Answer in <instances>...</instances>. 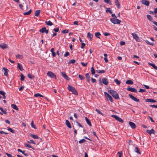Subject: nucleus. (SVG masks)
Returning a JSON list of instances; mask_svg holds the SVG:
<instances>
[{"instance_id": "nucleus-1", "label": "nucleus", "mask_w": 157, "mask_h": 157, "mask_svg": "<svg viewBox=\"0 0 157 157\" xmlns=\"http://www.w3.org/2000/svg\"><path fill=\"white\" fill-rule=\"evenodd\" d=\"M108 92L115 99H119L118 94L116 91L113 90H108Z\"/></svg>"}, {"instance_id": "nucleus-2", "label": "nucleus", "mask_w": 157, "mask_h": 157, "mask_svg": "<svg viewBox=\"0 0 157 157\" xmlns=\"http://www.w3.org/2000/svg\"><path fill=\"white\" fill-rule=\"evenodd\" d=\"M67 88L69 91L71 92L73 94L75 95H77L78 94L77 90L73 87L69 85Z\"/></svg>"}, {"instance_id": "nucleus-3", "label": "nucleus", "mask_w": 157, "mask_h": 157, "mask_svg": "<svg viewBox=\"0 0 157 157\" xmlns=\"http://www.w3.org/2000/svg\"><path fill=\"white\" fill-rule=\"evenodd\" d=\"M111 21L114 24H120L121 22V21L119 20L116 18H112L110 19Z\"/></svg>"}, {"instance_id": "nucleus-4", "label": "nucleus", "mask_w": 157, "mask_h": 157, "mask_svg": "<svg viewBox=\"0 0 157 157\" xmlns=\"http://www.w3.org/2000/svg\"><path fill=\"white\" fill-rule=\"evenodd\" d=\"M47 75L50 77L52 78H55L56 79V75L53 73L51 71H48L47 73Z\"/></svg>"}, {"instance_id": "nucleus-5", "label": "nucleus", "mask_w": 157, "mask_h": 157, "mask_svg": "<svg viewBox=\"0 0 157 157\" xmlns=\"http://www.w3.org/2000/svg\"><path fill=\"white\" fill-rule=\"evenodd\" d=\"M111 117L120 122L123 123L124 122V121L121 118L118 117L116 115H111Z\"/></svg>"}, {"instance_id": "nucleus-6", "label": "nucleus", "mask_w": 157, "mask_h": 157, "mask_svg": "<svg viewBox=\"0 0 157 157\" xmlns=\"http://www.w3.org/2000/svg\"><path fill=\"white\" fill-rule=\"evenodd\" d=\"M105 96L107 98L108 100L110 101L111 102H113V98L112 97L106 92L104 93Z\"/></svg>"}, {"instance_id": "nucleus-7", "label": "nucleus", "mask_w": 157, "mask_h": 157, "mask_svg": "<svg viewBox=\"0 0 157 157\" xmlns=\"http://www.w3.org/2000/svg\"><path fill=\"white\" fill-rule=\"evenodd\" d=\"M127 90L128 91L132 92H134L135 93L137 92V90L136 89L131 87L129 86H128Z\"/></svg>"}, {"instance_id": "nucleus-8", "label": "nucleus", "mask_w": 157, "mask_h": 157, "mask_svg": "<svg viewBox=\"0 0 157 157\" xmlns=\"http://www.w3.org/2000/svg\"><path fill=\"white\" fill-rule=\"evenodd\" d=\"M129 96L130 98L136 102H139V99L137 98L134 97L133 95L131 94H129Z\"/></svg>"}, {"instance_id": "nucleus-9", "label": "nucleus", "mask_w": 157, "mask_h": 157, "mask_svg": "<svg viewBox=\"0 0 157 157\" xmlns=\"http://www.w3.org/2000/svg\"><path fill=\"white\" fill-rule=\"evenodd\" d=\"M141 3L144 4L147 6H149V2L148 0H142L141 1Z\"/></svg>"}, {"instance_id": "nucleus-10", "label": "nucleus", "mask_w": 157, "mask_h": 157, "mask_svg": "<svg viewBox=\"0 0 157 157\" xmlns=\"http://www.w3.org/2000/svg\"><path fill=\"white\" fill-rule=\"evenodd\" d=\"M102 82L104 84L107 85L109 81L107 78H103L102 79Z\"/></svg>"}, {"instance_id": "nucleus-11", "label": "nucleus", "mask_w": 157, "mask_h": 157, "mask_svg": "<svg viewBox=\"0 0 157 157\" xmlns=\"http://www.w3.org/2000/svg\"><path fill=\"white\" fill-rule=\"evenodd\" d=\"M146 132L147 133H148L150 135H151V134H155V131L152 128L151 129V130H146Z\"/></svg>"}, {"instance_id": "nucleus-12", "label": "nucleus", "mask_w": 157, "mask_h": 157, "mask_svg": "<svg viewBox=\"0 0 157 157\" xmlns=\"http://www.w3.org/2000/svg\"><path fill=\"white\" fill-rule=\"evenodd\" d=\"M129 123L130 126L132 128L135 129L136 128V126L134 123L131 121H129Z\"/></svg>"}, {"instance_id": "nucleus-13", "label": "nucleus", "mask_w": 157, "mask_h": 157, "mask_svg": "<svg viewBox=\"0 0 157 157\" xmlns=\"http://www.w3.org/2000/svg\"><path fill=\"white\" fill-rule=\"evenodd\" d=\"M2 69L4 71V75L5 76H7L8 75V72L9 71V70L7 69L6 68H5L4 67H3Z\"/></svg>"}, {"instance_id": "nucleus-14", "label": "nucleus", "mask_w": 157, "mask_h": 157, "mask_svg": "<svg viewBox=\"0 0 157 157\" xmlns=\"http://www.w3.org/2000/svg\"><path fill=\"white\" fill-rule=\"evenodd\" d=\"M87 36L90 39V40L91 41L92 40L93 35L92 33L90 32L88 33L87 35Z\"/></svg>"}, {"instance_id": "nucleus-15", "label": "nucleus", "mask_w": 157, "mask_h": 157, "mask_svg": "<svg viewBox=\"0 0 157 157\" xmlns=\"http://www.w3.org/2000/svg\"><path fill=\"white\" fill-rule=\"evenodd\" d=\"M85 120L86 121L87 124L90 126H92V124L90 120L87 117H85Z\"/></svg>"}, {"instance_id": "nucleus-16", "label": "nucleus", "mask_w": 157, "mask_h": 157, "mask_svg": "<svg viewBox=\"0 0 157 157\" xmlns=\"http://www.w3.org/2000/svg\"><path fill=\"white\" fill-rule=\"evenodd\" d=\"M132 36L133 38L136 40L137 41L139 39V37L135 33H132Z\"/></svg>"}, {"instance_id": "nucleus-17", "label": "nucleus", "mask_w": 157, "mask_h": 157, "mask_svg": "<svg viewBox=\"0 0 157 157\" xmlns=\"http://www.w3.org/2000/svg\"><path fill=\"white\" fill-rule=\"evenodd\" d=\"M0 47L4 49L7 48L8 47V45L6 44H0Z\"/></svg>"}, {"instance_id": "nucleus-18", "label": "nucleus", "mask_w": 157, "mask_h": 157, "mask_svg": "<svg viewBox=\"0 0 157 157\" xmlns=\"http://www.w3.org/2000/svg\"><path fill=\"white\" fill-rule=\"evenodd\" d=\"M115 4L117 6V7L118 8H120L121 6L119 3V0H115Z\"/></svg>"}, {"instance_id": "nucleus-19", "label": "nucleus", "mask_w": 157, "mask_h": 157, "mask_svg": "<svg viewBox=\"0 0 157 157\" xmlns=\"http://www.w3.org/2000/svg\"><path fill=\"white\" fill-rule=\"evenodd\" d=\"M145 101L146 102H156V101L155 100H153L152 99L149 98V99H145Z\"/></svg>"}, {"instance_id": "nucleus-20", "label": "nucleus", "mask_w": 157, "mask_h": 157, "mask_svg": "<svg viewBox=\"0 0 157 157\" xmlns=\"http://www.w3.org/2000/svg\"><path fill=\"white\" fill-rule=\"evenodd\" d=\"M85 76L86 77L87 81L88 82H89L90 80V76L89 73H86L85 75Z\"/></svg>"}, {"instance_id": "nucleus-21", "label": "nucleus", "mask_w": 157, "mask_h": 157, "mask_svg": "<svg viewBox=\"0 0 157 157\" xmlns=\"http://www.w3.org/2000/svg\"><path fill=\"white\" fill-rule=\"evenodd\" d=\"M11 107L13 109L17 110H18L19 109L17 106L14 104H12L11 105Z\"/></svg>"}, {"instance_id": "nucleus-22", "label": "nucleus", "mask_w": 157, "mask_h": 157, "mask_svg": "<svg viewBox=\"0 0 157 157\" xmlns=\"http://www.w3.org/2000/svg\"><path fill=\"white\" fill-rule=\"evenodd\" d=\"M17 67L21 71H22L23 70L21 64L19 63H18L17 64Z\"/></svg>"}, {"instance_id": "nucleus-23", "label": "nucleus", "mask_w": 157, "mask_h": 157, "mask_svg": "<svg viewBox=\"0 0 157 157\" xmlns=\"http://www.w3.org/2000/svg\"><path fill=\"white\" fill-rule=\"evenodd\" d=\"M66 124L67 125V126L69 128H71V124L69 122V121L67 120H66Z\"/></svg>"}, {"instance_id": "nucleus-24", "label": "nucleus", "mask_w": 157, "mask_h": 157, "mask_svg": "<svg viewBox=\"0 0 157 157\" xmlns=\"http://www.w3.org/2000/svg\"><path fill=\"white\" fill-rule=\"evenodd\" d=\"M30 136L32 137V138H33L34 139H38L39 138L38 136L36 135H33L32 134H31L30 135Z\"/></svg>"}, {"instance_id": "nucleus-25", "label": "nucleus", "mask_w": 157, "mask_h": 157, "mask_svg": "<svg viewBox=\"0 0 157 157\" xmlns=\"http://www.w3.org/2000/svg\"><path fill=\"white\" fill-rule=\"evenodd\" d=\"M148 64L152 66L155 70H157V67L154 64L150 63H149Z\"/></svg>"}, {"instance_id": "nucleus-26", "label": "nucleus", "mask_w": 157, "mask_h": 157, "mask_svg": "<svg viewBox=\"0 0 157 157\" xmlns=\"http://www.w3.org/2000/svg\"><path fill=\"white\" fill-rule=\"evenodd\" d=\"M125 83L126 84L128 85H131L133 83V82L131 80H127Z\"/></svg>"}, {"instance_id": "nucleus-27", "label": "nucleus", "mask_w": 157, "mask_h": 157, "mask_svg": "<svg viewBox=\"0 0 157 157\" xmlns=\"http://www.w3.org/2000/svg\"><path fill=\"white\" fill-rule=\"evenodd\" d=\"M45 22L46 24L48 26H51L53 25L52 23L50 21H46Z\"/></svg>"}, {"instance_id": "nucleus-28", "label": "nucleus", "mask_w": 157, "mask_h": 157, "mask_svg": "<svg viewBox=\"0 0 157 157\" xmlns=\"http://www.w3.org/2000/svg\"><path fill=\"white\" fill-rule=\"evenodd\" d=\"M40 12V11L39 10H37L35 11V15L37 17L39 15Z\"/></svg>"}, {"instance_id": "nucleus-29", "label": "nucleus", "mask_w": 157, "mask_h": 157, "mask_svg": "<svg viewBox=\"0 0 157 157\" xmlns=\"http://www.w3.org/2000/svg\"><path fill=\"white\" fill-rule=\"evenodd\" d=\"M46 29L45 27H43L40 30V32L42 33H44L45 32Z\"/></svg>"}, {"instance_id": "nucleus-30", "label": "nucleus", "mask_w": 157, "mask_h": 157, "mask_svg": "<svg viewBox=\"0 0 157 157\" xmlns=\"http://www.w3.org/2000/svg\"><path fill=\"white\" fill-rule=\"evenodd\" d=\"M135 151L136 152L139 154H141V152H140V150L139 149L138 147H136L135 149Z\"/></svg>"}, {"instance_id": "nucleus-31", "label": "nucleus", "mask_w": 157, "mask_h": 157, "mask_svg": "<svg viewBox=\"0 0 157 157\" xmlns=\"http://www.w3.org/2000/svg\"><path fill=\"white\" fill-rule=\"evenodd\" d=\"M114 81L118 85H119L121 83V82L118 80L117 79H114Z\"/></svg>"}, {"instance_id": "nucleus-32", "label": "nucleus", "mask_w": 157, "mask_h": 157, "mask_svg": "<svg viewBox=\"0 0 157 157\" xmlns=\"http://www.w3.org/2000/svg\"><path fill=\"white\" fill-rule=\"evenodd\" d=\"M147 19L150 21H152V17L151 16V15H147Z\"/></svg>"}, {"instance_id": "nucleus-33", "label": "nucleus", "mask_w": 157, "mask_h": 157, "mask_svg": "<svg viewBox=\"0 0 157 157\" xmlns=\"http://www.w3.org/2000/svg\"><path fill=\"white\" fill-rule=\"evenodd\" d=\"M95 35L96 36V37H97L99 38H100L99 36L101 35V34L99 32H98L96 33H95Z\"/></svg>"}, {"instance_id": "nucleus-34", "label": "nucleus", "mask_w": 157, "mask_h": 157, "mask_svg": "<svg viewBox=\"0 0 157 157\" xmlns=\"http://www.w3.org/2000/svg\"><path fill=\"white\" fill-rule=\"evenodd\" d=\"M104 56H105L104 60L106 63H107L108 62V60L107 58V55L106 54H104Z\"/></svg>"}, {"instance_id": "nucleus-35", "label": "nucleus", "mask_w": 157, "mask_h": 157, "mask_svg": "<svg viewBox=\"0 0 157 157\" xmlns=\"http://www.w3.org/2000/svg\"><path fill=\"white\" fill-rule=\"evenodd\" d=\"M90 71L91 73V74L94 75L95 73V71L93 67H92L91 68Z\"/></svg>"}, {"instance_id": "nucleus-36", "label": "nucleus", "mask_w": 157, "mask_h": 157, "mask_svg": "<svg viewBox=\"0 0 157 157\" xmlns=\"http://www.w3.org/2000/svg\"><path fill=\"white\" fill-rule=\"evenodd\" d=\"M28 78L30 79H33L34 78V76L32 75H31L30 73H29L28 74Z\"/></svg>"}, {"instance_id": "nucleus-37", "label": "nucleus", "mask_w": 157, "mask_h": 157, "mask_svg": "<svg viewBox=\"0 0 157 157\" xmlns=\"http://www.w3.org/2000/svg\"><path fill=\"white\" fill-rule=\"evenodd\" d=\"M32 12V10H29L27 12H26L25 13H24V15H29L31 14Z\"/></svg>"}, {"instance_id": "nucleus-38", "label": "nucleus", "mask_w": 157, "mask_h": 157, "mask_svg": "<svg viewBox=\"0 0 157 157\" xmlns=\"http://www.w3.org/2000/svg\"><path fill=\"white\" fill-rule=\"evenodd\" d=\"M96 71L98 73H105V71L104 70H96Z\"/></svg>"}, {"instance_id": "nucleus-39", "label": "nucleus", "mask_w": 157, "mask_h": 157, "mask_svg": "<svg viewBox=\"0 0 157 157\" xmlns=\"http://www.w3.org/2000/svg\"><path fill=\"white\" fill-rule=\"evenodd\" d=\"M0 109H1V111H2V112L3 113H4L5 114H6L7 112L6 111V109L5 110L3 109V108L1 107H0Z\"/></svg>"}, {"instance_id": "nucleus-40", "label": "nucleus", "mask_w": 157, "mask_h": 157, "mask_svg": "<svg viewBox=\"0 0 157 157\" xmlns=\"http://www.w3.org/2000/svg\"><path fill=\"white\" fill-rule=\"evenodd\" d=\"M76 61L75 59H72L69 61L68 62V64H70V63H74Z\"/></svg>"}, {"instance_id": "nucleus-41", "label": "nucleus", "mask_w": 157, "mask_h": 157, "mask_svg": "<svg viewBox=\"0 0 157 157\" xmlns=\"http://www.w3.org/2000/svg\"><path fill=\"white\" fill-rule=\"evenodd\" d=\"M25 145L26 147H29V148H32V149H34V148H33L29 144H25Z\"/></svg>"}, {"instance_id": "nucleus-42", "label": "nucleus", "mask_w": 157, "mask_h": 157, "mask_svg": "<svg viewBox=\"0 0 157 157\" xmlns=\"http://www.w3.org/2000/svg\"><path fill=\"white\" fill-rule=\"evenodd\" d=\"M7 128H8L7 130H9V131H10L12 133H15L13 129H12L10 127H7Z\"/></svg>"}, {"instance_id": "nucleus-43", "label": "nucleus", "mask_w": 157, "mask_h": 157, "mask_svg": "<svg viewBox=\"0 0 157 157\" xmlns=\"http://www.w3.org/2000/svg\"><path fill=\"white\" fill-rule=\"evenodd\" d=\"M145 42L146 43L148 44L151 45L152 46H153L154 45L153 42H150L148 40H145Z\"/></svg>"}, {"instance_id": "nucleus-44", "label": "nucleus", "mask_w": 157, "mask_h": 157, "mask_svg": "<svg viewBox=\"0 0 157 157\" xmlns=\"http://www.w3.org/2000/svg\"><path fill=\"white\" fill-rule=\"evenodd\" d=\"M21 76V81H24L25 79V77L22 74H21L20 75Z\"/></svg>"}, {"instance_id": "nucleus-45", "label": "nucleus", "mask_w": 157, "mask_h": 157, "mask_svg": "<svg viewBox=\"0 0 157 157\" xmlns=\"http://www.w3.org/2000/svg\"><path fill=\"white\" fill-rule=\"evenodd\" d=\"M31 127L34 128V129H36V126H35V125L34 124V123H33V121H32V122H31Z\"/></svg>"}, {"instance_id": "nucleus-46", "label": "nucleus", "mask_w": 157, "mask_h": 157, "mask_svg": "<svg viewBox=\"0 0 157 157\" xmlns=\"http://www.w3.org/2000/svg\"><path fill=\"white\" fill-rule=\"evenodd\" d=\"M95 111L99 114L101 115H102L103 116V113L99 110H98V109H95Z\"/></svg>"}, {"instance_id": "nucleus-47", "label": "nucleus", "mask_w": 157, "mask_h": 157, "mask_svg": "<svg viewBox=\"0 0 157 157\" xmlns=\"http://www.w3.org/2000/svg\"><path fill=\"white\" fill-rule=\"evenodd\" d=\"M78 77L81 80H83L85 79V77L81 75H78Z\"/></svg>"}, {"instance_id": "nucleus-48", "label": "nucleus", "mask_w": 157, "mask_h": 157, "mask_svg": "<svg viewBox=\"0 0 157 157\" xmlns=\"http://www.w3.org/2000/svg\"><path fill=\"white\" fill-rule=\"evenodd\" d=\"M104 1L105 3L109 4L110 5H111V1L110 0H104Z\"/></svg>"}, {"instance_id": "nucleus-49", "label": "nucleus", "mask_w": 157, "mask_h": 157, "mask_svg": "<svg viewBox=\"0 0 157 157\" xmlns=\"http://www.w3.org/2000/svg\"><path fill=\"white\" fill-rule=\"evenodd\" d=\"M86 141V140L84 139H82L81 140L79 141V143L80 144H82L85 142Z\"/></svg>"}, {"instance_id": "nucleus-50", "label": "nucleus", "mask_w": 157, "mask_h": 157, "mask_svg": "<svg viewBox=\"0 0 157 157\" xmlns=\"http://www.w3.org/2000/svg\"><path fill=\"white\" fill-rule=\"evenodd\" d=\"M69 32V30L67 29L63 30L62 31V33H66Z\"/></svg>"}, {"instance_id": "nucleus-51", "label": "nucleus", "mask_w": 157, "mask_h": 157, "mask_svg": "<svg viewBox=\"0 0 157 157\" xmlns=\"http://www.w3.org/2000/svg\"><path fill=\"white\" fill-rule=\"evenodd\" d=\"M106 12H108L111 13H112V11H111L110 8H107V10H106Z\"/></svg>"}, {"instance_id": "nucleus-52", "label": "nucleus", "mask_w": 157, "mask_h": 157, "mask_svg": "<svg viewBox=\"0 0 157 157\" xmlns=\"http://www.w3.org/2000/svg\"><path fill=\"white\" fill-rule=\"evenodd\" d=\"M139 91L140 92L143 93L146 91V90L140 88L139 89Z\"/></svg>"}, {"instance_id": "nucleus-53", "label": "nucleus", "mask_w": 157, "mask_h": 157, "mask_svg": "<svg viewBox=\"0 0 157 157\" xmlns=\"http://www.w3.org/2000/svg\"><path fill=\"white\" fill-rule=\"evenodd\" d=\"M81 63L84 67H86L87 64V63H84L82 62H81Z\"/></svg>"}, {"instance_id": "nucleus-54", "label": "nucleus", "mask_w": 157, "mask_h": 157, "mask_svg": "<svg viewBox=\"0 0 157 157\" xmlns=\"http://www.w3.org/2000/svg\"><path fill=\"white\" fill-rule=\"evenodd\" d=\"M86 45L84 43L82 42L81 43V48H83L84 47H85V46Z\"/></svg>"}, {"instance_id": "nucleus-55", "label": "nucleus", "mask_w": 157, "mask_h": 157, "mask_svg": "<svg viewBox=\"0 0 157 157\" xmlns=\"http://www.w3.org/2000/svg\"><path fill=\"white\" fill-rule=\"evenodd\" d=\"M70 55V53L68 52H65V54L64 55V57H67L69 56Z\"/></svg>"}, {"instance_id": "nucleus-56", "label": "nucleus", "mask_w": 157, "mask_h": 157, "mask_svg": "<svg viewBox=\"0 0 157 157\" xmlns=\"http://www.w3.org/2000/svg\"><path fill=\"white\" fill-rule=\"evenodd\" d=\"M61 73L62 75L63 76V78H64L66 76V75H67L66 74L65 72H61Z\"/></svg>"}, {"instance_id": "nucleus-57", "label": "nucleus", "mask_w": 157, "mask_h": 157, "mask_svg": "<svg viewBox=\"0 0 157 157\" xmlns=\"http://www.w3.org/2000/svg\"><path fill=\"white\" fill-rule=\"evenodd\" d=\"M53 30L56 32H58L59 30V28H55Z\"/></svg>"}, {"instance_id": "nucleus-58", "label": "nucleus", "mask_w": 157, "mask_h": 157, "mask_svg": "<svg viewBox=\"0 0 157 157\" xmlns=\"http://www.w3.org/2000/svg\"><path fill=\"white\" fill-rule=\"evenodd\" d=\"M0 94L2 95H3L6 94V93L3 91L0 90Z\"/></svg>"}, {"instance_id": "nucleus-59", "label": "nucleus", "mask_w": 157, "mask_h": 157, "mask_svg": "<svg viewBox=\"0 0 157 157\" xmlns=\"http://www.w3.org/2000/svg\"><path fill=\"white\" fill-rule=\"evenodd\" d=\"M28 142L30 143H32L34 144H35V142L33 140H30L29 141H28Z\"/></svg>"}, {"instance_id": "nucleus-60", "label": "nucleus", "mask_w": 157, "mask_h": 157, "mask_svg": "<svg viewBox=\"0 0 157 157\" xmlns=\"http://www.w3.org/2000/svg\"><path fill=\"white\" fill-rule=\"evenodd\" d=\"M64 78L67 80L69 81L70 80V78L67 75L64 77Z\"/></svg>"}, {"instance_id": "nucleus-61", "label": "nucleus", "mask_w": 157, "mask_h": 157, "mask_svg": "<svg viewBox=\"0 0 157 157\" xmlns=\"http://www.w3.org/2000/svg\"><path fill=\"white\" fill-rule=\"evenodd\" d=\"M125 44V43L124 41H121L120 42V44L121 45H124Z\"/></svg>"}, {"instance_id": "nucleus-62", "label": "nucleus", "mask_w": 157, "mask_h": 157, "mask_svg": "<svg viewBox=\"0 0 157 157\" xmlns=\"http://www.w3.org/2000/svg\"><path fill=\"white\" fill-rule=\"evenodd\" d=\"M104 34L105 36H106L109 35H110V34L107 32H105V33H104Z\"/></svg>"}, {"instance_id": "nucleus-63", "label": "nucleus", "mask_w": 157, "mask_h": 157, "mask_svg": "<svg viewBox=\"0 0 157 157\" xmlns=\"http://www.w3.org/2000/svg\"><path fill=\"white\" fill-rule=\"evenodd\" d=\"M6 155L8 156L9 157H13L11 154H9L8 153H6Z\"/></svg>"}, {"instance_id": "nucleus-64", "label": "nucleus", "mask_w": 157, "mask_h": 157, "mask_svg": "<svg viewBox=\"0 0 157 157\" xmlns=\"http://www.w3.org/2000/svg\"><path fill=\"white\" fill-rule=\"evenodd\" d=\"M155 14L157 13V8H155L154 11Z\"/></svg>"}]
</instances>
